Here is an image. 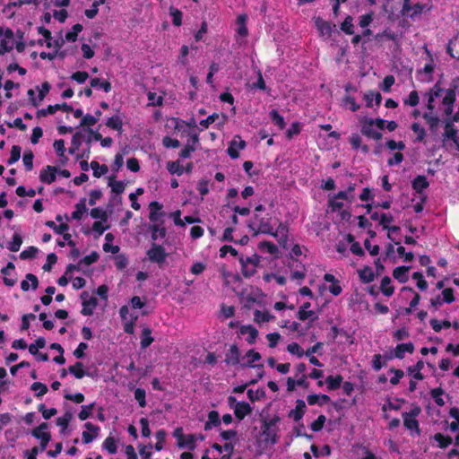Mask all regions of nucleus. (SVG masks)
I'll return each mask as SVG.
<instances>
[{
	"label": "nucleus",
	"instance_id": "nucleus-63",
	"mask_svg": "<svg viewBox=\"0 0 459 459\" xmlns=\"http://www.w3.org/2000/svg\"><path fill=\"white\" fill-rule=\"evenodd\" d=\"M98 122V117H95L94 116H91L90 114H86L82 117L80 126H94Z\"/></svg>",
	"mask_w": 459,
	"mask_h": 459
},
{
	"label": "nucleus",
	"instance_id": "nucleus-48",
	"mask_svg": "<svg viewBox=\"0 0 459 459\" xmlns=\"http://www.w3.org/2000/svg\"><path fill=\"white\" fill-rule=\"evenodd\" d=\"M395 79L394 75L389 74L386 75L382 83L379 85L380 89L385 92H389L391 91V87L394 84Z\"/></svg>",
	"mask_w": 459,
	"mask_h": 459
},
{
	"label": "nucleus",
	"instance_id": "nucleus-29",
	"mask_svg": "<svg viewBox=\"0 0 459 459\" xmlns=\"http://www.w3.org/2000/svg\"><path fill=\"white\" fill-rule=\"evenodd\" d=\"M433 438L438 443V447L441 449L446 448L453 443V439L450 436H444L441 433H436Z\"/></svg>",
	"mask_w": 459,
	"mask_h": 459
},
{
	"label": "nucleus",
	"instance_id": "nucleus-50",
	"mask_svg": "<svg viewBox=\"0 0 459 459\" xmlns=\"http://www.w3.org/2000/svg\"><path fill=\"white\" fill-rule=\"evenodd\" d=\"M100 258V255L97 251H92L89 255L84 256L79 261V264L90 265L96 263Z\"/></svg>",
	"mask_w": 459,
	"mask_h": 459
},
{
	"label": "nucleus",
	"instance_id": "nucleus-34",
	"mask_svg": "<svg viewBox=\"0 0 459 459\" xmlns=\"http://www.w3.org/2000/svg\"><path fill=\"white\" fill-rule=\"evenodd\" d=\"M91 168L93 170V176L95 178H100L102 175H105L108 171V168L107 165H100L98 161H91Z\"/></svg>",
	"mask_w": 459,
	"mask_h": 459
},
{
	"label": "nucleus",
	"instance_id": "nucleus-47",
	"mask_svg": "<svg viewBox=\"0 0 459 459\" xmlns=\"http://www.w3.org/2000/svg\"><path fill=\"white\" fill-rule=\"evenodd\" d=\"M254 316L255 321L257 323L269 322L274 318V316L270 315L268 312H262L260 310H255Z\"/></svg>",
	"mask_w": 459,
	"mask_h": 459
},
{
	"label": "nucleus",
	"instance_id": "nucleus-16",
	"mask_svg": "<svg viewBox=\"0 0 459 459\" xmlns=\"http://www.w3.org/2000/svg\"><path fill=\"white\" fill-rule=\"evenodd\" d=\"M31 435L37 439L41 440V451H45L48 444L51 440V435L49 432H42L39 428H35L31 430Z\"/></svg>",
	"mask_w": 459,
	"mask_h": 459
},
{
	"label": "nucleus",
	"instance_id": "nucleus-8",
	"mask_svg": "<svg viewBox=\"0 0 459 459\" xmlns=\"http://www.w3.org/2000/svg\"><path fill=\"white\" fill-rule=\"evenodd\" d=\"M277 431L278 428L271 429L268 427L267 424H263L261 432V436L264 437L263 442L266 444L270 443L272 445H275L279 440Z\"/></svg>",
	"mask_w": 459,
	"mask_h": 459
},
{
	"label": "nucleus",
	"instance_id": "nucleus-2",
	"mask_svg": "<svg viewBox=\"0 0 459 459\" xmlns=\"http://www.w3.org/2000/svg\"><path fill=\"white\" fill-rule=\"evenodd\" d=\"M38 32L45 38L46 45L48 48L54 46L56 48H61L65 45V39L62 37V32L59 33V39L54 40L53 42L51 41V32L48 29L40 26L38 28Z\"/></svg>",
	"mask_w": 459,
	"mask_h": 459
},
{
	"label": "nucleus",
	"instance_id": "nucleus-6",
	"mask_svg": "<svg viewBox=\"0 0 459 459\" xmlns=\"http://www.w3.org/2000/svg\"><path fill=\"white\" fill-rule=\"evenodd\" d=\"M315 25L316 29L319 30L321 36H326L330 38L332 36L333 30L335 29V25H332L329 22L325 21L321 17L315 18Z\"/></svg>",
	"mask_w": 459,
	"mask_h": 459
},
{
	"label": "nucleus",
	"instance_id": "nucleus-28",
	"mask_svg": "<svg viewBox=\"0 0 459 459\" xmlns=\"http://www.w3.org/2000/svg\"><path fill=\"white\" fill-rule=\"evenodd\" d=\"M343 377L341 375L328 376L325 379L328 390H336L340 388L342 383Z\"/></svg>",
	"mask_w": 459,
	"mask_h": 459
},
{
	"label": "nucleus",
	"instance_id": "nucleus-58",
	"mask_svg": "<svg viewBox=\"0 0 459 459\" xmlns=\"http://www.w3.org/2000/svg\"><path fill=\"white\" fill-rule=\"evenodd\" d=\"M37 253H38V248L37 247H30L29 248H27L26 250H23L20 254V258L22 259V260L33 259V258H35Z\"/></svg>",
	"mask_w": 459,
	"mask_h": 459
},
{
	"label": "nucleus",
	"instance_id": "nucleus-45",
	"mask_svg": "<svg viewBox=\"0 0 459 459\" xmlns=\"http://www.w3.org/2000/svg\"><path fill=\"white\" fill-rule=\"evenodd\" d=\"M169 14L172 16V22L175 26L178 27L182 24V12L178 9L170 6L169 7Z\"/></svg>",
	"mask_w": 459,
	"mask_h": 459
},
{
	"label": "nucleus",
	"instance_id": "nucleus-23",
	"mask_svg": "<svg viewBox=\"0 0 459 459\" xmlns=\"http://www.w3.org/2000/svg\"><path fill=\"white\" fill-rule=\"evenodd\" d=\"M75 211L72 212L71 219L80 221L88 209L86 207V198H82L75 205Z\"/></svg>",
	"mask_w": 459,
	"mask_h": 459
},
{
	"label": "nucleus",
	"instance_id": "nucleus-44",
	"mask_svg": "<svg viewBox=\"0 0 459 459\" xmlns=\"http://www.w3.org/2000/svg\"><path fill=\"white\" fill-rule=\"evenodd\" d=\"M341 30L348 35L354 34L352 17L348 15L341 24Z\"/></svg>",
	"mask_w": 459,
	"mask_h": 459
},
{
	"label": "nucleus",
	"instance_id": "nucleus-26",
	"mask_svg": "<svg viewBox=\"0 0 459 459\" xmlns=\"http://www.w3.org/2000/svg\"><path fill=\"white\" fill-rule=\"evenodd\" d=\"M273 229L270 222L268 221H265L264 218H261L259 220V227L257 230H255V233H253V237H256L259 234H273Z\"/></svg>",
	"mask_w": 459,
	"mask_h": 459
},
{
	"label": "nucleus",
	"instance_id": "nucleus-22",
	"mask_svg": "<svg viewBox=\"0 0 459 459\" xmlns=\"http://www.w3.org/2000/svg\"><path fill=\"white\" fill-rule=\"evenodd\" d=\"M358 273L363 283H369L373 281L376 276L369 265H365L362 269L358 271Z\"/></svg>",
	"mask_w": 459,
	"mask_h": 459
},
{
	"label": "nucleus",
	"instance_id": "nucleus-19",
	"mask_svg": "<svg viewBox=\"0 0 459 459\" xmlns=\"http://www.w3.org/2000/svg\"><path fill=\"white\" fill-rule=\"evenodd\" d=\"M359 123L361 126L360 133L368 138H370L373 132L376 131L373 129V118L364 117L359 119Z\"/></svg>",
	"mask_w": 459,
	"mask_h": 459
},
{
	"label": "nucleus",
	"instance_id": "nucleus-62",
	"mask_svg": "<svg viewBox=\"0 0 459 459\" xmlns=\"http://www.w3.org/2000/svg\"><path fill=\"white\" fill-rule=\"evenodd\" d=\"M420 98L419 94L416 91H412L409 94V98L404 100L405 105H409L411 107H415L419 104Z\"/></svg>",
	"mask_w": 459,
	"mask_h": 459
},
{
	"label": "nucleus",
	"instance_id": "nucleus-52",
	"mask_svg": "<svg viewBox=\"0 0 459 459\" xmlns=\"http://www.w3.org/2000/svg\"><path fill=\"white\" fill-rule=\"evenodd\" d=\"M258 247L260 249H266L271 255H275L278 252V247L273 243L266 240L260 242Z\"/></svg>",
	"mask_w": 459,
	"mask_h": 459
},
{
	"label": "nucleus",
	"instance_id": "nucleus-20",
	"mask_svg": "<svg viewBox=\"0 0 459 459\" xmlns=\"http://www.w3.org/2000/svg\"><path fill=\"white\" fill-rule=\"evenodd\" d=\"M406 351L409 353H412L414 351V345L412 342L398 344L394 351V356L402 359L404 358V353Z\"/></svg>",
	"mask_w": 459,
	"mask_h": 459
},
{
	"label": "nucleus",
	"instance_id": "nucleus-38",
	"mask_svg": "<svg viewBox=\"0 0 459 459\" xmlns=\"http://www.w3.org/2000/svg\"><path fill=\"white\" fill-rule=\"evenodd\" d=\"M106 126L111 129L121 131L123 122L118 116H113L108 119Z\"/></svg>",
	"mask_w": 459,
	"mask_h": 459
},
{
	"label": "nucleus",
	"instance_id": "nucleus-27",
	"mask_svg": "<svg viewBox=\"0 0 459 459\" xmlns=\"http://www.w3.org/2000/svg\"><path fill=\"white\" fill-rule=\"evenodd\" d=\"M116 176H110L108 178V186L111 187L113 193L120 195L125 191L126 184L124 181H115Z\"/></svg>",
	"mask_w": 459,
	"mask_h": 459
},
{
	"label": "nucleus",
	"instance_id": "nucleus-40",
	"mask_svg": "<svg viewBox=\"0 0 459 459\" xmlns=\"http://www.w3.org/2000/svg\"><path fill=\"white\" fill-rule=\"evenodd\" d=\"M167 169L170 174H177L178 176H181L184 173V169L180 166L179 161H169L167 163Z\"/></svg>",
	"mask_w": 459,
	"mask_h": 459
},
{
	"label": "nucleus",
	"instance_id": "nucleus-37",
	"mask_svg": "<svg viewBox=\"0 0 459 459\" xmlns=\"http://www.w3.org/2000/svg\"><path fill=\"white\" fill-rule=\"evenodd\" d=\"M238 261L241 264V272L245 278H249L253 276L256 273V267L252 266L251 268L248 267V264H246L244 263V256L240 255L238 257Z\"/></svg>",
	"mask_w": 459,
	"mask_h": 459
},
{
	"label": "nucleus",
	"instance_id": "nucleus-54",
	"mask_svg": "<svg viewBox=\"0 0 459 459\" xmlns=\"http://www.w3.org/2000/svg\"><path fill=\"white\" fill-rule=\"evenodd\" d=\"M288 233H289L288 225L285 223L280 222V224L277 227V230L275 231H273L272 236L275 238H277L279 236L285 238V237H288Z\"/></svg>",
	"mask_w": 459,
	"mask_h": 459
},
{
	"label": "nucleus",
	"instance_id": "nucleus-41",
	"mask_svg": "<svg viewBox=\"0 0 459 459\" xmlns=\"http://www.w3.org/2000/svg\"><path fill=\"white\" fill-rule=\"evenodd\" d=\"M403 424L405 428H407L410 430H415L418 435L420 434V429L419 427V422L415 419H410L405 416H403Z\"/></svg>",
	"mask_w": 459,
	"mask_h": 459
},
{
	"label": "nucleus",
	"instance_id": "nucleus-11",
	"mask_svg": "<svg viewBox=\"0 0 459 459\" xmlns=\"http://www.w3.org/2000/svg\"><path fill=\"white\" fill-rule=\"evenodd\" d=\"M306 408V403L302 399H298L296 401V408L290 411L288 417L292 418L295 421H299L304 416Z\"/></svg>",
	"mask_w": 459,
	"mask_h": 459
},
{
	"label": "nucleus",
	"instance_id": "nucleus-46",
	"mask_svg": "<svg viewBox=\"0 0 459 459\" xmlns=\"http://www.w3.org/2000/svg\"><path fill=\"white\" fill-rule=\"evenodd\" d=\"M21 152L22 148L19 145H13L11 150V156L7 160V164L13 165V163L17 162L20 160Z\"/></svg>",
	"mask_w": 459,
	"mask_h": 459
},
{
	"label": "nucleus",
	"instance_id": "nucleus-51",
	"mask_svg": "<svg viewBox=\"0 0 459 459\" xmlns=\"http://www.w3.org/2000/svg\"><path fill=\"white\" fill-rule=\"evenodd\" d=\"M247 394L251 402L264 398L266 395L265 391L263 388L257 389L255 392H254L252 389H249L247 390Z\"/></svg>",
	"mask_w": 459,
	"mask_h": 459
},
{
	"label": "nucleus",
	"instance_id": "nucleus-4",
	"mask_svg": "<svg viewBox=\"0 0 459 459\" xmlns=\"http://www.w3.org/2000/svg\"><path fill=\"white\" fill-rule=\"evenodd\" d=\"M56 110L71 112V111H73V107L71 105H68L65 102H64L62 104L48 105L47 108L39 109L37 112V117H45L47 115H52V114H55Z\"/></svg>",
	"mask_w": 459,
	"mask_h": 459
},
{
	"label": "nucleus",
	"instance_id": "nucleus-59",
	"mask_svg": "<svg viewBox=\"0 0 459 459\" xmlns=\"http://www.w3.org/2000/svg\"><path fill=\"white\" fill-rule=\"evenodd\" d=\"M287 351L294 355H297L299 358H301L305 352L302 348L297 342H291L287 346Z\"/></svg>",
	"mask_w": 459,
	"mask_h": 459
},
{
	"label": "nucleus",
	"instance_id": "nucleus-5",
	"mask_svg": "<svg viewBox=\"0 0 459 459\" xmlns=\"http://www.w3.org/2000/svg\"><path fill=\"white\" fill-rule=\"evenodd\" d=\"M245 147L246 142L242 140L239 135H236L230 143L227 153L231 159H237L239 157V153L237 149L243 150Z\"/></svg>",
	"mask_w": 459,
	"mask_h": 459
},
{
	"label": "nucleus",
	"instance_id": "nucleus-32",
	"mask_svg": "<svg viewBox=\"0 0 459 459\" xmlns=\"http://www.w3.org/2000/svg\"><path fill=\"white\" fill-rule=\"evenodd\" d=\"M83 134L82 132H76L72 137V146L68 149L70 154H74L82 144V138Z\"/></svg>",
	"mask_w": 459,
	"mask_h": 459
},
{
	"label": "nucleus",
	"instance_id": "nucleus-25",
	"mask_svg": "<svg viewBox=\"0 0 459 459\" xmlns=\"http://www.w3.org/2000/svg\"><path fill=\"white\" fill-rule=\"evenodd\" d=\"M429 183L425 176L419 175L412 181V188L419 194L428 188Z\"/></svg>",
	"mask_w": 459,
	"mask_h": 459
},
{
	"label": "nucleus",
	"instance_id": "nucleus-30",
	"mask_svg": "<svg viewBox=\"0 0 459 459\" xmlns=\"http://www.w3.org/2000/svg\"><path fill=\"white\" fill-rule=\"evenodd\" d=\"M179 448H188L189 450H195L196 447L195 437L192 434L186 435L185 439L181 442H178Z\"/></svg>",
	"mask_w": 459,
	"mask_h": 459
},
{
	"label": "nucleus",
	"instance_id": "nucleus-53",
	"mask_svg": "<svg viewBox=\"0 0 459 459\" xmlns=\"http://www.w3.org/2000/svg\"><path fill=\"white\" fill-rule=\"evenodd\" d=\"M325 420L326 418L325 415H319L318 418L310 424V429L315 432L320 431L323 429Z\"/></svg>",
	"mask_w": 459,
	"mask_h": 459
},
{
	"label": "nucleus",
	"instance_id": "nucleus-61",
	"mask_svg": "<svg viewBox=\"0 0 459 459\" xmlns=\"http://www.w3.org/2000/svg\"><path fill=\"white\" fill-rule=\"evenodd\" d=\"M145 390L142 388H136L134 391V398L138 401L139 405L141 407L146 406V400H145Z\"/></svg>",
	"mask_w": 459,
	"mask_h": 459
},
{
	"label": "nucleus",
	"instance_id": "nucleus-60",
	"mask_svg": "<svg viewBox=\"0 0 459 459\" xmlns=\"http://www.w3.org/2000/svg\"><path fill=\"white\" fill-rule=\"evenodd\" d=\"M411 129L413 132L417 134L416 141L421 142L426 136L425 129L422 126H420L419 123H413L411 125Z\"/></svg>",
	"mask_w": 459,
	"mask_h": 459
},
{
	"label": "nucleus",
	"instance_id": "nucleus-24",
	"mask_svg": "<svg viewBox=\"0 0 459 459\" xmlns=\"http://www.w3.org/2000/svg\"><path fill=\"white\" fill-rule=\"evenodd\" d=\"M82 309L81 313L83 316H91L94 308L98 306V299L95 297H91L88 300L82 303Z\"/></svg>",
	"mask_w": 459,
	"mask_h": 459
},
{
	"label": "nucleus",
	"instance_id": "nucleus-64",
	"mask_svg": "<svg viewBox=\"0 0 459 459\" xmlns=\"http://www.w3.org/2000/svg\"><path fill=\"white\" fill-rule=\"evenodd\" d=\"M88 349V344L85 342H80L78 347L74 351L73 355L78 359H83L85 356L84 351Z\"/></svg>",
	"mask_w": 459,
	"mask_h": 459
},
{
	"label": "nucleus",
	"instance_id": "nucleus-36",
	"mask_svg": "<svg viewBox=\"0 0 459 459\" xmlns=\"http://www.w3.org/2000/svg\"><path fill=\"white\" fill-rule=\"evenodd\" d=\"M22 244V238L19 233H14L12 241L7 245V248L12 252H17Z\"/></svg>",
	"mask_w": 459,
	"mask_h": 459
},
{
	"label": "nucleus",
	"instance_id": "nucleus-31",
	"mask_svg": "<svg viewBox=\"0 0 459 459\" xmlns=\"http://www.w3.org/2000/svg\"><path fill=\"white\" fill-rule=\"evenodd\" d=\"M152 330L149 327H144L142 333V339H141V348L146 349L149 347L152 342L154 341L153 338L151 336Z\"/></svg>",
	"mask_w": 459,
	"mask_h": 459
},
{
	"label": "nucleus",
	"instance_id": "nucleus-1",
	"mask_svg": "<svg viewBox=\"0 0 459 459\" xmlns=\"http://www.w3.org/2000/svg\"><path fill=\"white\" fill-rule=\"evenodd\" d=\"M146 255L152 263L158 264L160 267H161L168 256V253H166L165 248L156 243L152 244L151 248L147 251Z\"/></svg>",
	"mask_w": 459,
	"mask_h": 459
},
{
	"label": "nucleus",
	"instance_id": "nucleus-57",
	"mask_svg": "<svg viewBox=\"0 0 459 459\" xmlns=\"http://www.w3.org/2000/svg\"><path fill=\"white\" fill-rule=\"evenodd\" d=\"M116 267L118 270H124L128 264V259L124 254H118L115 256Z\"/></svg>",
	"mask_w": 459,
	"mask_h": 459
},
{
	"label": "nucleus",
	"instance_id": "nucleus-17",
	"mask_svg": "<svg viewBox=\"0 0 459 459\" xmlns=\"http://www.w3.org/2000/svg\"><path fill=\"white\" fill-rule=\"evenodd\" d=\"M234 410V414L238 420H242L247 415L252 412V407L248 403L239 402Z\"/></svg>",
	"mask_w": 459,
	"mask_h": 459
},
{
	"label": "nucleus",
	"instance_id": "nucleus-9",
	"mask_svg": "<svg viewBox=\"0 0 459 459\" xmlns=\"http://www.w3.org/2000/svg\"><path fill=\"white\" fill-rule=\"evenodd\" d=\"M113 212V204L111 202L107 205V210L100 207L93 208L91 210L90 214L93 219H100L101 221L106 222L108 219V214Z\"/></svg>",
	"mask_w": 459,
	"mask_h": 459
},
{
	"label": "nucleus",
	"instance_id": "nucleus-33",
	"mask_svg": "<svg viewBox=\"0 0 459 459\" xmlns=\"http://www.w3.org/2000/svg\"><path fill=\"white\" fill-rule=\"evenodd\" d=\"M310 451L312 452L313 455L316 458H318L320 456H328L331 454V447L328 445H324L321 448V450L318 449V447L316 445H312L310 446Z\"/></svg>",
	"mask_w": 459,
	"mask_h": 459
},
{
	"label": "nucleus",
	"instance_id": "nucleus-21",
	"mask_svg": "<svg viewBox=\"0 0 459 459\" xmlns=\"http://www.w3.org/2000/svg\"><path fill=\"white\" fill-rule=\"evenodd\" d=\"M410 269L411 266H398L394 268V270L393 271V276L401 283H404L409 280L408 272L410 271Z\"/></svg>",
	"mask_w": 459,
	"mask_h": 459
},
{
	"label": "nucleus",
	"instance_id": "nucleus-42",
	"mask_svg": "<svg viewBox=\"0 0 459 459\" xmlns=\"http://www.w3.org/2000/svg\"><path fill=\"white\" fill-rule=\"evenodd\" d=\"M102 447L104 449H106L109 454L113 455V454H116L117 453V445H116V440L114 437H108L104 442H103V445H102Z\"/></svg>",
	"mask_w": 459,
	"mask_h": 459
},
{
	"label": "nucleus",
	"instance_id": "nucleus-43",
	"mask_svg": "<svg viewBox=\"0 0 459 459\" xmlns=\"http://www.w3.org/2000/svg\"><path fill=\"white\" fill-rule=\"evenodd\" d=\"M94 406H95V403H91L88 405H82V410L78 414L79 419L81 420H85L88 418H90Z\"/></svg>",
	"mask_w": 459,
	"mask_h": 459
},
{
	"label": "nucleus",
	"instance_id": "nucleus-18",
	"mask_svg": "<svg viewBox=\"0 0 459 459\" xmlns=\"http://www.w3.org/2000/svg\"><path fill=\"white\" fill-rule=\"evenodd\" d=\"M148 230L152 232L151 238L156 241L158 238H164L167 236V230L158 223L148 225Z\"/></svg>",
	"mask_w": 459,
	"mask_h": 459
},
{
	"label": "nucleus",
	"instance_id": "nucleus-15",
	"mask_svg": "<svg viewBox=\"0 0 459 459\" xmlns=\"http://www.w3.org/2000/svg\"><path fill=\"white\" fill-rule=\"evenodd\" d=\"M445 123V133L443 134V141L446 139H451L455 143H457V129L455 127L453 121L446 119Z\"/></svg>",
	"mask_w": 459,
	"mask_h": 459
},
{
	"label": "nucleus",
	"instance_id": "nucleus-13",
	"mask_svg": "<svg viewBox=\"0 0 459 459\" xmlns=\"http://www.w3.org/2000/svg\"><path fill=\"white\" fill-rule=\"evenodd\" d=\"M84 428L93 433L91 434L88 431L82 432V442L84 444H90L98 437L100 428L91 422H86Z\"/></svg>",
	"mask_w": 459,
	"mask_h": 459
},
{
	"label": "nucleus",
	"instance_id": "nucleus-35",
	"mask_svg": "<svg viewBox=\"0 0 459 459\" xmlns=\"http://www.w3.org/2000/svg\"><path fill=\"white\" fill-rule=\"evenodd\" d=\"M423 118L429 125V128L432 132L437 131V129L438 127V124L440 122V119L437 116H433V114L431 112L424 113Z\"/></svg>",
	"mask_w": 459,
	"mask_h": 459
},
{
	"label": "nucleus",
	"instance_id": "nucleus-10",
	"mask_svg": "<svg viewBox=\"0 0 459 459\" xmlns=\"http://www.w3.org/2000/svg\"><path fill=\"white\" fill-rule=\"evenodd\" d=\"M245 358H247L248 359L247 362L241 363V367L253 368H257V369L264 368L263 364H255V365L253 364V362L261 359L260 353L255 351V350H249L247 352Z\"/></svg>",
	"mask_w": 459,
	"mask_h": 459
},
{
	"label": "nucleus",
	"instance_id": "nucleus-49",
	"mask_svg": "<svg viewBox=\"0 0 459 459\" xmlns=\"http://www.w3.org/2000/svg\"><path fill=\"white\" fill-rule=\"evenodd\" d=\"M33 159L34 154L32 151H26L23 154V163L27 171H30L33 169Z\"/></svg>",
	"mask_w": 459,
	"mask_h": 459
},
{
	"label": "nucleus",
	"instance_id": "nucleus-7",
	"mask_svg": "<svg viewBox=\"0 0 459 459\" xmlns=\"http://www.w3.org/2000/svg\"><path fill=\"white\" fill-rule=\"evenodd\" d=\"M57 167L48 165L39 173V180L45 184H51L56 181Z\"/></svg>",
	"mask_w": 459,
	"mask_h": 459
},
{
	"label": "nucleus",
	"instance_id": "nucleus-39",
	"mask_svg": "<svg viewBox=\"0 0 459 459\" xmlns=\"http://www.w3.org/2000/svg\"><path fill=\"white\" fill-rule=\"evenodd\" d=\"M269 116L272 119V121L279 126L280 129H283L286 126L284 122V118L282 116L279 114V112L276 109H273L270 111Z\"/></svg>",
	"mask_w": 459,
	"mask_h": 459
},
{
	"label": "nucleus",
	"instance_id": "nucleus-12",
	"mask_svg": "<svg viewBox=\"0 0 459 459\" xmlns=\"http://www.w3.org/2000/svg\"><path fill=\"white\" fill-rule=\"evenodd\" d=\"M224 362L228 365H238L240 362V351L237 344H232L226 353Z\"/></svg>",
	"mask_w": 459,
	"mask_h": 459
},
{
	"label": "nucleus",
	"instance_id": "nucleus-3",
	"mask_svg": "<svg viewBox=\"0 0 459 459\" xmlns=\"http://www.w3.org/2000/svg\"><path fill=\"white\" fill-rule=\"evenodd\" d=\"M459 77L452 80L450 88L446 91V94L443 99V104L445 106H454L455 101V93H459Z\"/></svg>",
	"mask_w": 459,
	"mask_h": 459
},
{
	"label": "nucleus",
	"instance_id": "nucleus-56",
	"mask_svg": "<svg viewBox=\"0 0 459 459\" xmlns=\"http://www.w3.org/2000/svg\"><path fill=\"white\" fill-rule=\"evenodd\" d=\"M57 262V255L55 254V253H50L47 256V262L46 264L42 266V269L45 271V272H49L51 271L53 265Z\"/></svg>",
	"mask_w": 459,
	"mask_h": 459
},
{
	"label": "nucleus",
	"instance_id": "nucleus-55",
	"mask_svg": "<svg viewBox=\"0 0 459 459\" xmlns=\"http://www.w3.org/2000/svg\"><path fill=\"white\" fill-rule=\"evenodd\" d=\"M30 389L33 391H39L35 394L37 397H40V396L44 395L48 390V386L45 384H42L40 382H34L30 385Z\"/></svg>",
	"mask_w": 459,
	"mask_h": 459
},
{
	"label": "nucleus",
	"instance_id": "nucleus-14",
	"mask_svg": "<svg viewBox=\"0 0 459 459\" xmlns=\"http://www.w3.org/2000/svg\"><path fill=\"white\" fill-rule=\"evenodd\" d=\"M162 207H163L162 204L157 201H152L150 203V204H149V208H150L149 220L152 222L157 223L160 217L164 216V212H160L162 209Z\"/></svg>",
	"mask_w": 459,
	"mask_h": 459
}]
</instances>
